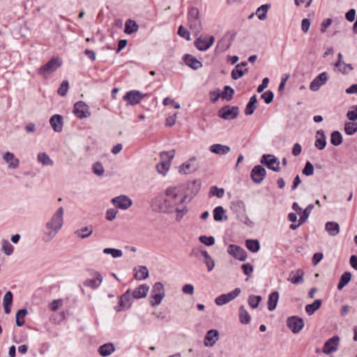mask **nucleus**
Segmentation results:
<instances>
[{
  "instance_id": "1",
  "label": "nucleus",
  "mask_w": 357,
  "mask_h": 357,
  "mask_svg": "<svg viewBox=\"0 0 357 357\" xmlns=\"http://www.w3.org/2000/svg\"><path fill=\"white\" fill-rule=\"evenodd\" d=\"M188 196L181 186H171L166 189L165 196L155 197L152 202L153 207L159 212L176 213V220L180 221L187 213L185 201Z\"/></svg>"
},
{
  "instance_id": "2",
  "label": "nucleus",
  "mask_w": 357,
  "mask_h": 357,
  "mask_svg": "<svg viewBox=\"0 0 357 357\" xmlns=\"http://www.w3.org/2000/svg\"><path fill=\"white\" fill-rule=\"evenodd\" d=\"M63 207H59L46 223V231L43 237L45 241H50L61 229L63 224Z\"/></svg>"
},
{
  "instance_id": "3",
  "label": "nucleus",
  "mask_w": 357,
  "mask_h": 357,
  "mask_svg": "<svg viewBox=\"0 0 357 357\" xmlns=\"http://www.w3.org/2000/svg\"><path fill=\"white\" fill-rule=\"evenodd\" d=\"M188 25L195 35H198L202 31V24L200 13L197 8L191 7L188 12Z\"/></svg>"
},
{
  "instance_id": "4",
  "label": "nucleus",
  "mask_w": 357,
  "mask_h": 357,
  "mask_svg": "<svg viewBox=\"0 0 357 357\" xmlns=\"http://www.w3.org/2000/svg\"><path fill=\"white\" fill-rule=\"evenodd\" d=\"M161 162L156 166L159 174L165 176L169 171L171 165V160L174 157V151H162L160 153Z\"/></svg>"
},
{
  "instance_id": "5",
  "label": "nucleus",
  "mask_w": 357,
  "mask_h": 357,
  "mask_svg": "<svg viewBox=\"0 0 357 357\" xmlns=\"http://www.w3.org/2000/svg\"><path fill=\"white\" fill-rule=\"evenodd\" d=\"M165 296V290L164 285L161 282H155L153 286L151 291V305L156 306L161 303L162 300Z\"/></svg>"
},
{
  "instance_id": "6",
  "label": "nucleus",
  "mask_w": 357,
  "mask_h": 357,
  "mask_svg": "<svg viewBox=\"0 0 357 357\" xmlns=\"http://www.w3.org/2000/svg\"><path fill=\"white\" fill-rule=\"evenodd\" d=\"M62 65V61L59 58L50 59L46 64L42 66L38 70V74L44 77L52 73Z\"/></svg>"
},
{
  "instance_id": "7",
  "label": "nucleus",
  "mask_w": 357,
  "mask_h": 357,
  "mask_svg": "<svg viewBox=\"0 0 357 357\" xmlns=\"http://www.w3.org/2000/svg\"><path fill=\"white\" fill-rule=\"evenodd\" d=\"M239 113V109L236 106L225 105L218 111V116L225 120L235 119Z\"/></svg>"
},
{
  "instance_id": "8",
  "label": "nucleus",
  "mask_w": 357,
  "mask_h": 357,
  "mask_svg": "<svg viewBox=\"0 0 357 357\" xmlns=\"http://www.w3.org/2000/svg\"><path fill=\"white\" fill-rule=\"evenodd\" d=\"M148 96L147 93H142L139 91L137 90H132L128 91L123 96V100L127 101L129 105H135L139 104L140 101Z\"/></svg>"
},
{
  "instance_id": "9",
  "label": "nucleus",
  "mask_w": 357,
  "mask_h": 357,
  "mask_svg": "<svg viewBox=\"0 0 357 357\" xmlns=\"http://www.w3.org/2000/svg\"><path fill=\"white\" fill-rule=\"evenodd\" d=\"M260 162L261 163L266 165L268 169L275 172L280 171V161L275 156L273 155H263Z\"/></svg>"
},
{
  "instance_id": "10",
  "label": "nucleus",
  "mask_w": 357,
  "mask_h": 357,
  "mask_svg": "<svg viewBox=\"0 0 357 357\" xmlns=\"http://www.w3.org/2000/svg\"><path fill=\"white\" fill-rule=\"evenodd\" d=\"M241 292L240 288H236L234 290L227 294H221L215 299L217 305H223L234 298H236Z\"/></svg>"
},
{
  "instance_id": "11",
  "label": "nucleus",
  "mask_w": 357,
  "mask_h": 357,
  "mask_svg": "<svg viewBox=\"0 0 357 357\" xmlns=\"http://www.w3.org/2000/svg\"><path fill=\"white\" fill-rule=\"evenodd\" d=\"M215 38L213 36L209 37L199 36L195 40V46L202 52L206 51L214 43Z\"/></svg>"
},
{
  "instance_id": "12",
  "label": "nucleus",
  "mask_w": 357,
  "mask_h": 357,
  "mask_svg": "<svg viewBox=\"0 0 357 357\" xmlns=\"http://www.w3.org/2000/svg\"><path fill=\"white\" fill-rule=\"evenodd\" d=\"M287 325L292 333H298L304 327V321L303 319L296 316H293L287 319Z\"/></svg>"
},
{
  "instance_id": "13",
  "label": "nucleus",
  "mask_w": 357,
  "mask_h": 357,
  "mask_svg": "<svg viewBox=\"0 0 357 357\" xmlns=\"http://www.w3.org/2000/svg\"><path fill=\"white\" fill-rule=\"evenodd\" d=\"M73 113L79 119L87 118L91 114L89 106L83 101H79L75 104Z\"/></svg>"
},
{
  "instance_id": "14",
  "label": "nucleus",
  "mask_w": 357,
  "mask_h": 357,
  "mask_svg": "<svg viewBox=\"0 0 357 357\" xmlns=\"http://www.w3.org/2000/svg\"><path fill=\"white\" fill-rule=\"evenodd\" d=\"M227 252L235 259L240 261H245L247 258L245 250L241 246L231 244L229 245Z\"/></svg>"
},
{
  "instance_id": "15",
  "label": "nucleus",
  "mask_w": 357,
  "mask_h": 357,
  "mask_svg": "<svg viewBox=\"0 0 357 357\" xmlns=\"http://www.w3.org/2000/svg\"><path fill=\"white\" fill-rule=\"evenodd\" d=\"M339 342L340 337L337 335H335L328 339L324 345L323 352L326 354L335 352L338 349Z\"/></svg>"
},
{
  "instance_id": "16",
  "label": "nucleus",
  "mask_w": 357,
  "mask_h": 357,
  "mask_svg": "<svg viewBox=\"0 0 357 357\" xmlns=\"http://www.w3.org/2000/svg\"><path fill=\"white\" fill-rule=\"evenodd\" d=\"M112 202L116 208L121 210H126L132 204V200L126 195L114 197L112 199Z\"/></svg>"
},
{
  "instance_id": "17",
  "label": "nucleus",
  "mask_w": 357,
  "mask_h": 357,
  "mask_svg": "<svg viewBox=\"0 0 357 357\" xmlns=\"http://www.w3.org/2000/svg\"><path fill=\"white\" fill-rule=\"evenodd\" d=\"M266 169L261 165H256L252 169L250 176L256 183H261L266 176Z\"/></svg>"
},
{
  "instance_id": "18",
  "label": "nucleus",
  "mask_w": 357,
  "mask_h": 357,
  "mask_svg": "<svg viewBox=\"0 0 357 357\" xmlns=\"http://www.w3.org/2000/svg\"><path fill=\"white\" fill-rule=\"evenodd\" d=\"M328 79L327 73L324 72L315 77L310 83V89L312 91H318L321 86L326 84Z\"/></svg>"
},
{
  "instance_id": "19",
  "label": "nucleus",
  "mask_w": 357,
  "mask_h": 357,
  "mask_svg": "<svg viewBox=\"0 0 357 357\" xmlns=\"http://www.w3.org/2000/svg\"><path fill=\"white\" fill-rule=\"evenodd\" d=\"M50 123L56 132H60L63 130V117L59 114L53 115L50 120Z\"/></svg>"
},
{
  "instance_id": "20",
  "label": "nucleus",
  "mask_w": 357,
  "mask_h": 357,
  "mask_svg": "<svg viewBox=\"0 0 357 357\" xmlns=\"http://www.w3.org/2000/svg\"><path fill=\"white\" fill-rule=\"evenodd\" d=\"M219 333L217 330H210L206 333L204 338V344L206 347H212L218 340Z\"/></svg>"
},
{
  "instance_id": "21",
  "label": "nucleus",
  "mask_w": 357,
  "mask_h": 357,
  "mask_svg": "<svg viewBox=\"0 0 357 357\" xmlns=\"http://www.w3.org/2000/svg\"><path fill=\"white\" fill-rule=\"evenodd\" d=\"M3 159L8 163V168L10 169H16L19 167V160L13 153L9 151L5 153Z\"/></svg>"
},
{
  "instance_id": "22",
  "label": "nucleus",
  "mask_w": 357,
  "mask_h": 357,
  "mask_svg": "<svg viewBox=\"0 0 357 357\" xmlns=\"http://www.w3.org/2000/svg\"><path fill=\"white\" fill-rule=\"evenodd\" d=\"M149 291V287L147 284H143L134 289L132 293V296L137 299L142 298L146 296Z\"/></svg>"
},
{
  "instance_id": "23",
  "label": "nucleus",
  "mask_w": 357,
  "mask_h": 357,
  "mask_svg": "<svg viewBox=\"0 0 357 357\" xmlns=\"http://www.w3.org/2000/svg\"><path fill=\"white\" fill-rule=\"evenodd\" d=\"M303 274L304 273L301 269L291 271L288 280L294 284L303 283L304 282Z\"/></svg>"
},
{
  "instance_id": "24",
  "label": "nucleus",
  "mask_w": 357,
  "mask_h": 357,
  "mask_svg": "<svg viewBox=\"0 0 357 357\" xmlns=\"http://www.w3.org/2000/svg\"><path fill=\"white\" fill-rule=\"evenodd\" d=\"M102 282V277L101 275L96 272L94 273L93 278L92 279H87L84 284L86 287H91L93 289L97 288L100 285V284Z\"/></svg>"
},
{
  "instance_id": "25",
  "label": "nucleus",
  "mask_w": 357,
  "mask_h": 357,
  "mask_svg": "<svg viewBox=\"0 0 357 357\" xmlns=\"http://www.w3.org/2000/svg\"><path fill=\"white\" fill-rule=\"evenodd\" d=\"M326 145V137L323 130L317 131V139L314 146L319 150H323Z\"/></svg>"
},
{
  "instance_id": "26",
  "label": "nucleus",
  "mask_w": 357,
  "mask_h": 357,
  "mask_svg": "<svg viewBox=\"0 0 357 357\" xmlns=\"http://www.w3.org/2000/svg\"><path fill=\"white\" fill-rule=\"evenodd\" d=\"M211 152L218 155H226L230 151V147L227 145L215 144L209 147Z\"/></svg>"
},
{
  "instance_id": "27",
  "label": "nucleus",
  "mask_w": 357,
  "mask_h": 357,
  "mask_svg": "<svg viewBox=\"0 0 357 357\" xmlns=\"http://www.w3.org/2000/svg\"><path fill=\"white\" fill-rule=\"evenodd\" d=\"M131 294L130 290L128 289L124 294H123L119 301L120 308L116 309L117 311H120L121 309L128 308L131 305Z\"/></svg>"
},
{
  "instance_id": "28",
  "label": "nucleus",
  "mask_w": 357,
  "mask_h": 357,
  "mask_svg": "<svg viewBox=\"0 0 357 357\" xmlns=\"http://www.w3.org/2000/svg\"><path fill=\"white\" fill-rule=\"evenodd\" d=\"M186 65L194 70H197L202 66L201 61L190 54H185L183 57Z\"/></svg>"
},
{
  "instance_id": "29",
  "label": "nucleus",
  "mask_w": 357,
  "mask_h": 357,
  "mask_svg": "<svg viewBox=\"0 0 357 357\" xmlns=\"http://www.w3.org/2000/svg\"><path fill=\"white\" fill-rule=\"evenodd\" d=\"M135 278L137 280H144L149 277V270L145 266H139L134 269Z\"/></svg>"
},
{
  "instance_id": "30",
  "label": "nucleus",
  "mask_w": 357,
  "mask_h": 357,
  "mask_svg": "<svg viewBox=\"0 0 357 357\" xmlns=\"http://www.w3.org/2000/svg\"><path fill=\"white\" fill-rule=\"evenodd\" d=\"M325 229L331 236H335L340 233V225L336 222H327L325 225Z\"/></svg>"
},
{
  "instance_id": "31",
  "label": "nucleus",
  "mask_w": 357,
  "mask_h": 357,
  "mask_svg": "<svg viewBox=\"0 0 357 357\" xmlns=\"http://www.w3.org/2000/svg\"><path fill=\"white\" fill-rule=\"evenodd\" d=\"M195 160H190L182 164L179 167V172L184 174H190L196 169V167L194 165Z\"/></svg>"
},
{
  "instance_id": "32",
  "label": "nucleus",
  "mask_w": 357,
  "mask_h": 357,
  "mask_svg": "<svg viewBox=\"0 0 357 357\" xmlns=\"http://www.w3.org/2000/svg\"><path fill=\"white\" fill-rule=\"evenodd\" d=\"M93 227L91 225L82 227L75 231L77 237L80 238H86L90 236L93 233Z\"/></svg>"
},
{
  "instance_id": "33",
  "label": "nucleus",
  "mask_w": 357,
  "mask_h": 357,
  "mask_svg": "<svg viewBox=\"0 0 357 357\" xmlns=\"http://www.w3.org/2000/svg\"><path fill=\"white\" fill-rule=\"evenodd\" d=\"M115 350V348L112 343H107L100 346L98 349V353L102 356H108L111 355Z\"/></svg>"
},
{
  "instance_id": "34",
  "label": "nucleus",
  "mask_w": 357,
  "mask_h": 357,
  "mask_svg": "<svg viewBox=\"0 0 357 357\" xmlns=\"http://www.w3.org/2000/svg\"><path fill=\"white\" fill-rule=\"evenodd\" d=\"M278 299L279 293L278 291H273L269 295L268 299V309L269 311H273L276 308Z\"/></svg>"
},
{
  "instance_id": "35",
  "label": "nucleus",
  "mask_w": 357,
  "mask_h": 357,
  "mask_svg": "<svg viewBox=\"0 0 357 357\" xmlns=\"http://www.w3.org/2000/svg\"><path fill=\"white\" fill-rule=\"evenodd\" d=\"M321 305V300L317 299L312 303L305 306V312L308 315L313 314Z\"/></svg>"
},
{
  "instance_id": "36",
  "label": "nucleus",
  "mask_w": 357,
  "mask_h": 357,
  "mask_svg": "<svg viewBox=\"0 0 357 357\" xmlns=\"http://www.w3.org/2000/svg\"><path fill=\"white\" fill-rule=\"evenodd\" d=\"M239 321L243 324H248L250 321V316L243 305L239 307Z\"/></svg>"
},
{
  "instance_id": "37",
  "label": "nucleus",
  "mask_w": 357,
  "mask_h": 357,
  "mask_svg": "<svg viewBox=\"0 0 357 357\" xmlns=\"http://www.w3.org/2000/svg\"><path fill=\"white\" fill-rule=\"evenodd\" d=\"M351 279V273L350 272H344L340 277L339 283L337 284V289L341 290L346 286Z\"/></svg>"
},
{
  "instance_id": "38",
  "label": "nucleus",
  "mask_w": 357,
  "mask_h": 357,
  "mask_svg": "<svg viewBox=\"0 0 357 357\" xmlns=\"http://www.w3.org/2000/svg\"><path fill=\"white\" fill-rule=\"evenodd\" d=\"M37 159L43 166H52L54 165L53 160L46 153H38Z\"/></svg>"
},
{
  "instance_id": "39",
  "label": "nucleus",
  "mask_w": 357,
  "mask_h": 357,
  "mask_svg": "<svg viewBox=\"0 0 357 357\" xmlns=\"http://www.w3.org/2000/svg\"><path fill=\"white\" fill-rule=\"evenodd\" d=\"M28 314V310L26 309H22L17 312L15 315V321L17 326H24L25 321H24V317Z\"/></svg>"
},
{
  "instance_id": "40",
  "label": "nucleus",
  "mask_w": 357,
  "mask_h": 357,
  "mask_svg": "<svg viewBox=\"0 0 357 357\" xmlns=\"http://www.w3.org/2000/svg\"><path fill=\"white\" fill-rule=\"evenodd\" d=\"M270 7V4H264L257 9L256 15H257L259 20H264L266 18L267 13Z\"/></svg>"
},
{
  "instance_id": "41",
  "label": "nucleus",
  "mask_w": 357,
  "mask_h": 357,
  "mask_svg": "<svg viewBox=\"0 0 357 357\" xmlns=\"http://www.w3.org/2000/svg\"><path fill=\"white\" fill-rule=\"evenodd\" d=\"M245 246L252 252H257L260 249L258 240L248 239L245 241Z\"/></svg>"
},
{
  "instance_id": "42",
  "label": "nucleus",
  "mask_w": 357,
  "mask_h": 357,
  "mask_svg": "<svg viewBox=\"0 0 357 357\" xmlns=\"http://www.w3.org/2000/svg\"><path fill=\"white\" fill-rule=\"evenodd\" d=\"M138 30V25L137 23L131 20H128L125 24V33L127 34H131L136 32Z\"/></svg>"
},
{
  "instance_id": "43",
  "label": "nucleus",
  "mask_w": 357,
  "mask_h": 357,
  "mask_svg": "<svg viewBox=\"0 0 357 357\" xmlns=\"http://www.w3.org/2000/svg\"><path fill=\"white\" fill-rule=\"evenodd\" d=\"M1 251L7 256H10L13 254L14 251V247L10 244V243L6 240L2 239L1 241Z\"/></svg>"
},
{
  "instance_id": "44",
  "label": "nucleus",
  "mask_w": 357,
  "mask_h": 357,
  "mask_svg": "<svg viewBox=\"0 0 357 357\" xmlns=\"http://www.w3.org/2000/svg\"><path fill=\"white\" fill-rule=\"evenodd\" d=\"M314 208L313 204H309L304 210H302L301 215L299 219V225H303L307 220L312 210Z\"/></svg>"
},
{
  "instance_id": "45",
  "label": "nucleus",
  "mask_w": 357,
  "mask_h": 357,
  "mask_svg": "<svg viewBox=\"0 0 357 357\" xmlns=\"http://www.w3.org/2000/svg\"><path fill=\"white\" fill-rule=\"evenodd\" d=\"M331 143L334 146H339L342 143V136L339 131H333L331 133Z\"/></svg>"
},
{
  "instance_id": "46",
  "label": "nucleus",
  "mask_w": 357,
  "mask_h": 357,
  "mask_svg": "<svg viewBox=\"0 0 357 357\" xmlns=\"http://www.w3.org/2000/svg\"><path fill=\"white\" fill-rule=\"evenodd\" d=\"M344 131L348 135H353L357 132V123H346L344 125Z\"/></svg>"
},
{
  "instance_id": "47",
  "label": "nucleus",
  "mask_w": 357,
  "mask_h": 357,
  "mask_svg": "<svg viewBox=\"0 0 357 357\" xmlns=\"http://www.w3.org/2000/svg\"><path fill=\"white\" fill-rule=\"evenodd\" d=\"M234 90L229 86L224 87V91L221 93V98L227 100H231L233 98Z\"/></svg>"
},
{
  "instance_id": "48",
  "label": "nucleus",
  "mask_w": 357,
  "mask_h": 357,
  "mask_svg": "<svg viewBox=\"0 0 357 357\" xmlns=\"http://www.w3.org/2000/svg\"><path fill=\"white\" fill-rule=\"evenodd\" d=\"M102 252L105 255H111L114 258H119L123 255V252L121 250L116 248H105Z\"/></svg>"
},
{
  "instance_id": "49",
  "label": "nucleus",
  "mask_w": 357,
  "mask_h": 357,
  "mask_svg": "<svg viewBox=\"0 0 357 357\" xmlns=\"http://www.w3.org/2000/svg\"><path fill=\"white\" fill-rule=\"evenodd\" d=\"M225 211L222 206H217L213 210V218L215 221H222Z\"/></svg>"
},
{
  "instance_id": "50",
  "label": "nucleus",
  "mask_w": 357,
  "mask_h": 357,
  "mask_svg": "<svg viewBox=\"0 0 357 357\" xmlns=\"http://www.w3.org/2000/svg\"><path fill=\"white\" fill-rule=\"evenodd\" d=\"M261 301V296L251 295L248 298V303L250 306L255 309L258 307L259 302Z\"/></svg>"
},
{
  "instance_id": "51",
  "label": "nucleus",
  "mask_w": 357,
  "mask_h": 357,
  "mask_svg": "<svg viewBox=\"0 0 357 357\" xmlns=\"http://www.w3.org/2000/svg\"><path fill=\"white\" fill-rule=\"evenodd\" d=\"M209 194L211 196L222 198L225 195V190L223 188H219L217 186H212L210 188Z\"/></svg>"
},
{
  "instance_id": "52",
  "label": "nucleus",
  "mask_w": 357,
  "mask_h": 357,
  "mask_svg": "<svg viewBox=\"0 0 357 357\" xmlns=\"http://www.w3.org/2000/svg\"><path fill=\"white\" fill-rule=\"evenodd\" d=\"M244 75V71L240 66L236 65L234 69L231 71V77L233 79L236 80Z\"/></svg>"
},
{
  "instance_id": "53",
  "label": "nucleus",
  "mask_w": 357,
  "mask_h": 357,
  "mask_svg": "<svg viewBox=\"0 0 357 357\" xmlns=\"http://www.w3.org/2000/svg\"><path fill=\"white\" fill-rule=\"evenodd\" d=\"M237 218L239 221L247 226L252 227L253 225V222L250 220L245 212H242L241 213L238 214L237 215Z\"/></svg>"
},
{
  "instance_id": "54",
  "label": "nucleus",
  "mask_w": 357,
  "mask_h": 357,
  "mask_svg": "<svg viewBox=\"0 0 357 357\" xmlns=\"http://www.w3.org/2000/svg\"><path fill=\"white\" fill-rule=\"evenodd\" d=\"M178 35L183 38H185V40H187L188 41L190 40L191 38H190V33L189 32L188 30H187L183 26L181 25L179 26L178 27V32H177Z\"/></svg>"
},
{
  "instance_id": "55",
  "label": "nucleus",
  "mask_w": 357,
  "mask_h": 357,
  "mask_svg": "<svg viewBox=\"0 0 357 357\" xmlns=\"http://www.w3.org/2000/svg\"><path fill=\"white\" fill-rule=\"evenodd\" d=\"M337 68L338 70L343 75H348L350 72H351L354 70V68L351 64L345 63L344 62H342V66Z\"/></svg>"
},
{
  "instance_id": "56",
  "label": "nucleus",
  "mask_w": 357,
  "mask_h": 357,
  "mask_svg": "<svg viewBox=\"0 0 357 357\" xmlns=\"http://www.w3.org/2000/svg\"><path fill=\"white\" fill-rule=\"evenodd\" d=\"M302 173L307 176L313 175L314 166L312 165V164L310 162H309V161L306 162L305 167L303 168V169L302 171Z\"/></svg>"
},
{
  "instance_id": "57",
  "label": "nucleus",
  "mask_w": 357,
  "mask_h": 357,
  "mask_svg": "<svg viewBox=\"0 0 357 357\" xmlns=\"http://www.w3.org/2000/svg\"><path fill=\"white\" fill-rule=\"evenodd\" d=\"M93 172L98 176H102L105 172V169L100 162H96L93 165Z\"/></svg>"
},
{
  "instance_id": "58",
  "label": "nucleus",
  "mask_w": 357,
  "mask_h": 357,
  "mask_svg": "<svg viewBox=\"0 0 357 357\" xmlns=\"http://www.w3.org/2000/svg\"><path fill=\"white\" fill-rule=\"evenodd\" d=\"M69 89V83L68 81H63L58 89V93L61 96H65Z\"/></svg>"
},
{
  "instance_id": "59",
  "label": "nucleus",
  "mask_w": 357,
  "mask_h": 357,
  "mask_svg": "<svg viewBox=\"0 0 357 357\" xmlns=\"http://www.w3.org/2000/svg\"><path fill=\"white\" fill-rule=\"evenodd\" d=\"M199 240L202 243L208 246L213 245L215 243V239L213 236H201Z\"/></svg>"
},
{
  "instance_id": "60",
  "label": "nucleus",
  "mask_w": 357,
  "mask_h": 357,
  "mask_svg": "<svg viewBox=\"0 0 357 357\" xmlns=\"http://www.w3.org/2000/svg\"><path fill=\"white\" fill-rule=\"evenodd\" d=\"M273 97L274 94L271 91H266L261 96V98L266 104H270L273 101Z\"/></svg>"
},
{
  "instance_id": "61",
  "label": "nucleus",
  "mask_w": 357,
  "mask_h": 357,
  "mask_svg": "<svg viewBox=\"0 0 357 357\" xmlns=\"http://www.w3.org/2000/svg\"><path fill=\"white\" fill-rule=\"evenodd\" d=\"M231 208L236 211H242V212H245V204L243 201L232 202Z\"/></svg>"
},
{
  "instance_id": "62",
  "label": "nucleus",
  "mask_w": 357,
  "mask_h": 357,
  "mask_svg": "<svg viewBox=\"0 0 357 357\" xmlns=\"http://www.w3.org/2000/svg\"><path fill=\"white\" fill-rule=\"evenodd\" d=\"M13 304V294L11 291H7L3 296V305H12Z\"/></svg>"
},
{
  "instance_id": "63",
  "label": "nucleus",
  "mask_w": 357,
  "mask_h": 357,
  "mask_svg": "<svg viewBox=\"0 0 357 357\" xmlns=\"http://www.w3.org/2000/svg\"><path fill=\"white\" fill-rule=\"evenodd\" d=\"M63 301L61 299L54 300L50 304V309L52 311H56L61 305H62Z\"/></svg>"
},
{
  "instance_id": "64",
  "label": "nucleus",
  "mask_w": 357,
  "mask_h": 357,
  "mask_svg": "<svg viewBox=\"0 0 357 357\" xmlns=\"http://www.w3.org/2000/svg\"><path fill=\"white\" fill-rule=\"evenodd\" d=\"M347 116L350 121H354L357 120V105L354 107V110L348 111Z\"/></svg>"
}]
</instances>
